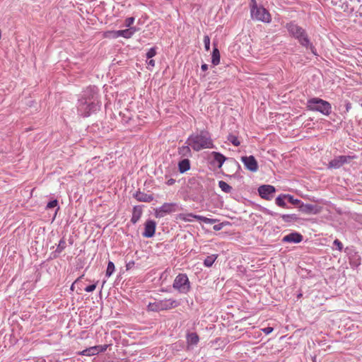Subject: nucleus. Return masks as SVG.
<instances>
[{"label":"nucleus","mask_w":362,"mask_h":362,"mask_svg":"<svg viewBox=\"0 0 362 362\" xmlns=\"http://www.w3.org/2000/svg\"><path fill=\"white\" fill-rule=\"evenodd\" d=\"M187 144L194 151H199L204 148H214L213 141L207 132H202L199 134L190 136Z\"/></svg>","instance_id":"1"},{"label":"nucleus","mask_w":362,"mask_h":362,"mask_svg":"<svg viewBox=\"0 0 362 362\" xmlns=\"http://www.w3.org/2000/svg\"><path fill=\"white\" fill-rule=\"evenodd\" d=\"M250 14L252 19L266 23L272 21L270 13L263 6H258L256 0H251Z\"/></svg>","instance_id":"2"},{"label":"nucleus","mask_w":362,"mask_h":362,"mask_svg":"<svg viewBox=\"0 0 362 362\" xmlns=\"http://www.w3.org/2000/svg\"><path fill=\"white\" fill-rule=\"evenodd\" d=\"M286 28L288 29L290 35L297 39L302 46L305 47H308L310 45V40L305 33V30L303 28L293 23H290L286 25Z\"/></svg>","instance_id":"3"},{"label":"nucleus","mask_w":362,"mask_h":362,"mask_svg":"<svg viewBox=\"0 0 362 362\" xmlns=\"http://www.w3.org/2000/svg\"><path fill=\"white\" fill-rule=\"evenodd\" d=\"M307 107L312 111H317L325 115L331 113L332 107L329 103L322 99L313 98L308 100Z\"/></svg>","instance_id":"4"},{"label":"nucleus","mask_w":362,"mask_h":362,"mask_svg":"<svg viewBox=\"0 0 362 362\" xmlns=\"http://www.w3.org/2000/svg\"><path fill=\"white\" fill-rule=\"evenodd\" d=\"M179 303L172 299H164L148 305V310L154 312L167 310L177 307Z\"/></svg>","instance_id":"5"},{"label":"nucleus","mask_w":362,"mask_h":362,"mask_svg":"<svg viewBox=\"0 0 362 362\" xmlns=\"http://www.w3.org/2000/svg\"><path fill=\"white\" fill-rule=\"evenodd\" d=\"M173 288L182 293H187L190 288V283L185 274H178L174 280Z\"/></svg>","instance_id":"6"},{"label":"nucleus","mask_w":362,"mask_h":362,"mask_svg":"<svg viewBox=\"0 0 362 362\" xmlns=\"http://www.w3.org/2000/svg\"><path fill=\"white\" fill-rule=\"evenodd\" d=\"M194 219L197 221H202L205 223L213 224L216 220L213 218H206L205 216L194 215L193 214H179L176 216V219L179 221H182L185 222H192Z\"/></svg>","instance_id":"7"},{"label":"nucleus","mask_w":362,"mask_h":362,"mask_svg":"<svg viewBox=\"0 0 362 362\" xmlns=\"http://www.w3.org/2000/svg\"><path fill=\"white\" fill-rule=\"evenodd\" d=\"M354 157L350 156H339L332 160L329 164V168H339L344 163H349Z\"/></svg>","instance_id":"8"},{"label":"nucleus","mask_w":362,"mask_h":362,"mask_svg":"<svg viewBox=\"0 0 362 362\" xmlns=\"http://www.w3.org/2000/svg\"><path fill=\"white\" fill-rule=\"evenodd\" d=\"M275 191V187L269 185H262L258 188L259 196L266 200H271Z\"/></svg>","instance_id":"9"},{"label":"nucleus","mask_w":362,"mask_h":362,"mask_svg":"<svg viewBox=\"0 0 362 362\" xmlns=\"http://www.w3.org/2000/svg\"><path fill=\"white\" fill-rule=\"evenodd\" d=\"M107 347H108L107 344L94 346H91L90 348H88V349L79 352L78 354L82 355V356H91L96 355L100 352L105 351L107 350Z\"/></svg>","instance_id":"10"},{"label":"nucleus","mask_w":362,"mask_h":362,"mask_svg":"<svg viewBox=\"0 0 362 362\" xmlns=\"http://www.w3.org/2000/svg\"><path fill=\"white\" fill-rule=\"evenodd\" d=\"M241 161L250 171L256 172L258 170L257 162L253 156H243Z\"/></svg>","instance_id":"11"},{"label":"nucleus","mask_w":362,"mask_h":362,"mask_svg":"<svg viewBox=\"0 0 362 362\" xmlns=\"http://www.w3.org/2000/svg\"><path fill=\"white\" fill-rule=\"evenodd\" d=\"M176 211V204L173 203H165L158 209L156 210V216L163 217L167 214H170Z\"/></svg>","instance_id":"12"},{"label":"nucleus","mask_w":362,"mask_h":362,"mask_svg":"<svg viewBox=\"0 0 362 362\" xmlns=\"http://www.w3.org/2000/svg\"><path fill=\"white\" fill-rule=\"evenodd\" d=\"M300 211L305 214H317L322 211V207L317 205H313L310 204H300L299 206Z\"/></svg>","instance_id":"13"},{"label":"nucleus","mask_w":362,"mask_h":362,"mask_svg":"<svg viewBox=\"0 0 362 362\" xmlns=\"http://www.w3.org/2000/svg\"><path fill=\"white\" fill-rule=\"evenodd\" d=\"M156 223L154 221L148 220L145 223L144 231L143 236L145 238H151L154 235L156 231Z\"/></svg>","instance_id":"14"},{"label":"nucleus","mask_w":362,"mask_h":362,"mask_svg":"<svg viewBox=\"0 0 362 362\" xmlns=\"http://www.w3.org/2000/svg\"><path fill=\"white\" fill-rule=\"evenodd\" d=\"M303 240V235L298 233H291L283 238V241L286 243H299Z\"/></svg>","instance_id":"15"},{"label":"nucleus","mask_w":362,"mask_h":362,"mask_svg":"<svg viewBox=\"0 0 362 362\" xmlns=\"http://www.w3.org/2000/svg\"><path fill=\"white\" fill-rule=\"evenodd\" d=\"M94 107L93 103L86 104V102L81 103L78 107V110L81 112V115L83 117H88L90 115V112Z\"/></svg>","instance_id":"16"},{"label":"nucleus","mask_w":362,"mask_h":362,"mask_svg":"<svg viewBox=\"0 0 362 362\" xmlns=\"http://www.w3.org/2000/svg\"><path fill=\"white\" fill-rule=\"evenodd\" d=\"M137 30L138 29L136 28H130L125 30H119V37H122L126 39L131 38Z\"/></svg>","instance_id":"17"},{"label":"nucleus","mask_w":362,"mask_h":362,"mask_svg":"<svg viewBox=\"0 0 362 362\" xmlns=\"http://www.w3.org/2000/svg\"><path fill=\"white\" fill-rule=\"evenodd\" d=\"M211 156L214 158V162L218 163V167L220 168L223 165V163L226 160V158L221 153L216 151L211 153Z\"/></svg>","instance_id":"18"},{"label":"nucleus","mask_w":362,"mask_h":362,"mask_svg":"<svg viewBox=\"0 0 362 362\" xmlns=\"http://www.w3.org/2000/svg\"><path fill=\"white\" fill-rule=\"evenodd\" d=\"M199 341V337L196 333H190L187 335V345H197Z\"/></svg>","instance_id":"19"},{"label":"nucleus","mask_w":362,"mask_h":362,"mask_svg":"<svg viewBox=\"0 0 362 362\" xmlns=\"http://www.w3.org/2000/svg\"><path fill=\"white\" fill-rule=\"evenodd\" d=\"M136 198L139 202H150L153 199L151 194H147L142 192H139L136 194Z\"/></svg>","instance_id":"20"},{"label":"nucleus","mask_w":362,"mask_h":362,"mask_svg":"<svg viewBox=\"0 0 362 362\" xmlns=\"http://www.w3.org/2000/svg\"><path fill=\"white\" fill-rule=\"evenodd\" d=\"M178 167H179V170L181 173H185L190 168L189 160L188 159L182 160L179 163Z\"/></svg>","instance_id":"21"},{"label":"nucleus","mask_w":362,"mask_h":362,"mask_svg":"<svg viewBox=\"0 0 362 362\" xmlns=\"http://www.w3.org/2000/svg\"><path fill=\"white\" fill-rule=\"evenodd\" d=\"M220 52L217 47H214L211 56V63L216 66L220 63Z\"/></svg>","instance_id":"22"},{"label":"nucleus","mask_w":362,"mask_h":362,"mask_svg":"<svg viewBox=\"0 0 362 362\" xmlns=\"http://www.w3.org/2000/svg\"><path fill=\"white\" fill-rule=\"evenodd\" d=\"M141 214H142V211L140 209L134 207V210H133V214H132V217L131 221L133 223H136L139 220V218L141 216Z\"/></svg>","instance_id":"23"},{"label":"nucleus","mask_w":362,"mask_h":362,"mask_svg":"<svg viewBox=\"0 0 362 362\" xmlns=\"http://www.w3.org/2000/svg\"><path fill=\"white\" fill-rule=\"evenodd\" d=\"M217 255H211L210 256L206 257V258L204 261V266L207 267H210L214 263L216 259H217Z\"/></svg>","instance_id":"24"},{"label":"nucleus","mask_w":362,"mask_h":362,"mask_svg":"<svg viewBox=\"0 0 362 362\" xmlns=\"http://www.w3.org/2000/svg\"><path fill=\"white\" fill-rule=\"evenodd\" d=\"M104 37L116 39L119 37V30H107L103 33Z\"/></svg>","instance_id":"25"},{"label":"nucleus","mask_w":362,"mask_h":362,"mask_svg":"<svg viewBox=\"0 0 362 362\" xmlns=\"http://www.w3.org/2000/svg\"><path fill=\"white\" fill-rule=\"evenodd\" d=\"M218 186L221 189L222 191H223L226 193L230 192L232 187L227 184L226 182L221 180L218 182Z\"/></svg>","instance_id":"26"},{"label":"nucleus","mask_w":362,"mask_h":362,"mask_svg":"<svg viewBox=\"0 0 362 362\" xmlns=\"http://www.w3.org/2000/svg\"><path fill=\"white\" fill-rule=\"evenodd\" d=\"M285 194H281L276 199V204L280 207L286 208V204L284 202V199L286 197H284Z\"/></svg>","instance_id":"27"},{"label":"nucleus","mask_w":362,"mask_h":362,"mask_svg":"<svg viewBox=\"0 0 362 362\" xmlns=\"http://www.w3.org/2000/svg\"><path fill=\"white\" fill-rule=\"evenodd\" d=\"M115 271V264L112 262H109L106 269L105 275L107 277H110Z\"/></svg>","instance_id":"28"},{"label":"nucleus","mask_w":362,"mask_h":362,"mask_svg":"<svg viewBox=\"0 0 362 362\" xmlns=\"http://www.w3.org/2000/svg\"><path fill=\"white\" fill-rule=\"evenodd\" d=\"M228 140L232 143L235 146H238L240 144V142L238 140V136L233 134H229L228 136Z\"/></svg>","instance_id":"29"},{"label":"nucleus","mask_w":362,"mask_h":362,"mask_svg":"<svg viewBox=\"0 0 362 362\" xmlns=\"http://www.w3.org/2000/svg\"><path fill=\"white\" fill-rule=\"evenodd\" d=\"M66 246V240L64 238L61 239L57 247L56 252L61 253L65 249Z\"/></svg>","instance_id":"30"},{"label":"nucleus","mask_w":362,"mask_h":362,"mask_svg":"<svg viewBox=\"0 0 362 362\" xmlns=\"http://www.w3.org/2000/svg\"><path fill=\"white\" fill-rule=\"evenodd\" d=\"M284 197H286V199H288V202L292 204L297 205V204H300V201L299 199H294V197L292 195L286 194V195H284Z\"/></svg>","instance_id":"31"},{"label":"nucleus","mask_w":362,"mask_h":362,"mask_svg":"<svg viewBox=\"0 0 362 362\" xmlns=\"http://www.w3.org/2000/svg\"><path fill=\"white\" fill-rule=\"evenodd\" d=\"M134 17H129V18H127L124 21V25L126 27H127L128 28H133L132 25H133V23H134Z\"/></svg>","instance_id":"32"},{"label":"nucleus","mask_w":362,"mask_h":362,"mask_svg":"<svg viewBox=\"0 0 362 362\" xmlns=\"http://www.w3.org/2000/svg\"><path fill=\"white\" fill-rule=\"evenodd\" d=\"M204 47L206 51H209L210 49V38L208 35H205L204 37Z\"/></svg>","instance_id":"33"},{"label":"nucleus","mask_w":362,"mask_h":362,"mask_svg":"<svg viewBox=\"0 0 362 362\" xmlns=\"http://www.w3.org/2000/svg\"><path fill=\"white\" fill-rule=\"evenodd\" d=\"M156 54V49L151 48L146 53V57L148 59H151V58L153 57Z\"/></svg>","instance_id":"34"},{"label":"nucleus","mask_w":362,"mask_h":362,"mask_svg":"<svg viewBox=\"0 0 362 362\" xmlns=\"http://www.w3.org/2000/svg\"><path fill=\"white\" fill-rule=\"evenodd\" d=\"M57 204H58V202L56 199L51 201V202H48V204L47 205V208H48V209L54 208L57 206Z\"/></svg>","instance_id":"35"},{"label":"nucleus","mask_w":362,"mask_h":362,"mask_svg":"<svg viewBox=\"0 0 362 362\" xmlns=\"http://www.w3.org/2000/svg\"><path fill=\"white\" fill-rule=\"evenodd\" d=\"M96 288V284H93L92 285H90V286H88L87 287L85 288V291L86 292H92Z\"/></svg>","instance_id":"36"},{"label":"nucleus","mask_w":362,"mask_h":362,"mask_svg":"<svg viewBox=\"0 0 362 362\" xmlns=\"http://www.w3.org/2000/svg\"><path fill=\"white\" fill-rule=\"evenodd\" d=\"M334 245H336L339 251L342 250L343 248V244L338 240L336 239L334 241Z\"/></svg>","instance_id":"37"},{"label":"nucleus","mask_w":362,"mask_h":362,"mask_svg":"<svg viewBox=\"0 0 362 362\" xmlns=\"http://www.w3.org/2000/svg\"><path fill=\"white\" fill-rule=\"evenodd\" d=\"M273 330H274L273 327H267L262 329V331L266 334H269L272 333L273 332Z\"/></svg>","instance_id":"38"},{"label":"nucleus","mask_w":362,"mask_h":362,"mask_svg":"<svg viewBox=\"0 0 362 362\" xmlns=\"http://www.w3.org/2000/svg\"><path fill=\"white\" fill-rule=\"evenodd\" d=\"M293 216V215H283L282 216V218L284 221H288L289 218H292Z\"/></svg>","instance_id":"39"},{"label":"nucleus","mask_w":362,"mask_h":362,"mask_svg":"<svg viewBox=\"0 0 362 362\" xmlns=\"http://www.w3.org/2000/svg\"><path fill=\"white\" fill-rule=\"evenodd\" d=\"M307 48H310V50L312 51V52L314 54H316V53H315V48L314 47V46L310 42V45H308V47Z\"/></svg>","instance_id":"40"},{"label":"nucleus","mask_w":362,"mask_h":362,"mask_svg":"<svg viewBox=\"0 0 362 362\" xmlns=\"http://www.w3.org/2000/svg\"><path fill=\"white\" fill-rule=\"evenodd\" d=\"M221 228H222V224L215 225L214 226V229L216 231L221 230Z\"/></svg>","instance_id":"41"},{"label":"nucleus","mask_w":362,"mask_h":362,"mask_svg":"<svg viewBox=\"0 0 362 362\" xmlns=\"http://www.w3.org/2000/svg\"><path fill=\"white\" fill-rule=\"evenodd\" d=\"M201 69L202 71H205L208 69V65L206 64H204L202 65Z\"/></svg>","instance_id":"42"},{"label":"nucleus","mask_w":362,"mask_h":362,"mask_svg":"<svg viewBox=\"0 0 362 362\" xmlns=\"http://www.w3.org/2000/svg\"><path fill=\"white\" fill-rule=\"evenodd\" d=\"M134 263L133 262H129V263L127 264V269H131V268H132V267L134 265Z\"/></svg>","instance_id":"43"},{"label":"nucleus","mask_w":362,"mask_h":362,"mask_svg":"<svg viewBox=\"0 0 362 362\" xmlns=\"http://www.w3.org/2000/svg\"><path fill=\"white\" fill-rule=\"evenodd\" d=\"M148 65L150 66H154L155 65V61L153 59H151L148 62Z\"/></svg>","instance_id":"44"},{"label":"nucleus","mask_w":362,"mask_h":362,"mask_svg":"<svg viewBox=\"0 0 362 362\" xmlns=\"http://www.w3.org/2000/svg\"><path fill=\"white\" fill-rule=\"evenodd\" d=\"M175 183V180L173 179H170L168 181V185H173Z\"/></svg>","instance_id":"45"},{"label":"nucleus","mask_w":362,"mask_h":362,"mask_svg":"<svg viewBox=\"0 0 362 362\" xmlns=\"http://www.w3.org/2000/svg\"><path fill=\"white\" fill-rule=\"evenodd\" d=\"M88 90H90V93L94 94L95 93L94 88H89Z\"/></svg>","instance_id":"46"},{"label":"nucleus","mask_w":362,"mask_h":362,"mask_svg":"<svg viewBox=\"0 0 362 362\" xmlns=\"http://www.w3.org/2000/svg\"><path fill=\"white\" fill-rule=\"evenodd\" d=\"M71 289L74 291V284H72V286H71Z\"/></svg>","instance_id":"47"}]
</instances>
